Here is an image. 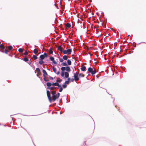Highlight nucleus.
I'll list each match as a JSON object with an SVG mask.
<instances>
[{"mask_svg":"<svg viewBox=\"0 0 146 146\" xmlns=\"http://www.w3.org/2000/svg\"><path fill=\"white\" fill-rule=\"evenodd\" d=\"M88 71L89 73H91L92 75L95 74L96 73V70L95 69L94 70H93V69L91 67H89L88 68Z\"/></svg>","mask_w":146,"mask_h":146,"instance_id":"1","label":"nucleus"},{"mask_svg":"<svg viewBox=\"0 0 146 146\" xmlns=\"http://www.w3.org/2000/svg\"><path fill=\"white\" fill-rule=\"evenodd\" d=\"M72 52V50L71 49H69L67 50H63V52L64 54H70Z\"/></svg>","mask_w":146,"mask_h":146,"instance_id":"2","label":"nucleus"},{"mask_svg":"<svg viewBox=\"0 0 146 146\" xmlns=\"http://www.w3.org/2000/svg\"><path fill=\"white\" fill-rule=\"evenodd\" d=\"M60 94L59 93H58L56 95L52 96V99L53 101H54L57 99L59 97Z\"/></svg>","mask_w":146,"mask_h":146,"instance_id":"3","label":"nucleus"},{"mask_svg":"<svg viewBox=\"0 0 146 146\" xmlns=\"http://www.w3.org/2000/svg\"><path fill=\"white\" fill-rule=\"evenodd\" d=\"M64 75L66 78H68L69 77V74L67 72H62L61 76L64 77Z\"/></svg>","mask_w":146,"mask_h":146,"instance_id":"4","label":"nucleus"},{"mask_svg":"<svg viewBox=\"0 0 146 146\" xmlns=\"http://www.w3.org/2000/svg\"><path fill=\"white\" fill-rule=\"evenodd\" d=\"M47 94L49 101L51 102L52 101V99L50 97V92L48 90L47 91Z\"/></svg>","mask_w":146,"mask_h":146,"instance_id":"5","label":"nucleus"},{"mask_svg":"<svg viewBox=\"0 0 146 146\" xmlns=\"http://www.w3.org/2000/svg\"><path fill=\"white\" fill-rule=\"evenodd\" d=\"M74 77L75 81H77L79 80V78L78 76V74L77 73H74Z\"/></svg>","mask_w":146,"mask_h":146,"instance_id":"6","label":"nucleus"},{"mask_svg":"<svg viewBox=\"0 0 146 146\" xmlns=\"http://www.w3.org/2000/svg\"><path fill=\"white\" fill-rule=\"evenodd\" d=\"M52 69L53 71L57 75H58L60 73V71H58V72L56 71V68L54 67V66H53L52 67Z\"/></svg>","mask_w":146,"mask_h":146,"instance_id":"7","label":"nucleus"},{"mask_svg":"<svg viewBox=\"0 0 146 146\" xmlns=\"http://www.w3.org/2000/svg\"><path fill=\"white\" fill-rule=\"evenodd\" d=\"M52 85L53 86H58V87L61 86V85L59 84L58 82L53 83L52 84Z\"/></svg>","mask_w":146,"mask_h":146,"instance_id":"8","label":"nucleus"},{"mask_svg":"<svg viewBox=\"0 0 146 146\" xmlns=\"http://www.w3.org/2000/svg\"><path fill=\"white\" fill-rule=\"evenodd\" d=\"M42 72L43 74V76L44 77H46V76L48 75L47 73L45 70L44 69L42 70Z\"/></svg>","mask_w":146,"mask_h":146,"instance_id":"9","label":"nucleus"},{"mask_svg":"<svg viewBox=\"0 0 146 146\" xmlns=\"http://www.w3.org/2000/svg\"><path fill=\"white\" fill-rule=\"evenodd\" d=\"M47 88L49 90H54L56 89V87L53 86L51 87H48Z\"/></svg>","mask_w":146,"mask_h":146,"instance_id":"10","label":"nucleus"},{"mask_svg":"<svg viewBox=\"0 0 146 146\" xmlns=\"http://www.w3.org/2000/svg\"><path fill=\"white\" fill-rule=\"evenodd\" d=\"M58 49L59 50H60V51H61L62 52L64 50H63L62 47L60 46H59L58 47Z\"/></svg>","mask_w":146,"mask_h":146,"instance_id":"11","label":"nucleus"},{"mask_svg":"<svg viewBox=\"0 0 146 146\" xmlns=\"http://www.w3.org/2000/svg\"><path fill=\"white\" fill-rule=\"evenodd\" d=\"M66 70L67 72H69L70 71V67L68 66L66 67Z\"/></svg>","mask_w":146,"mask_h":146,"instance_id":"12","label":"nucleus"},{"mask_svg":"<svg viewBox=\"0 0 146 146\" xmlns=\"http://www.w3.org/2000/svg\"><path fill=\"white\" fill-rule=\"evenodd\" d=\"M86 67L85 66H82L81 67V70L83 71H84L86 69Z\"/></svg>","mask_w":146,"mask_h":146,"instance_id":"13","label":"nucleus"},{"mask_svg":"<svg viewBox=\"0 0 146 146\" xmlns=\"http://www.w3.org/2000/svg\"><path fill=\"white\" fill-rule=\"evenodd\" d=\"M44 58V56L43 54H41L40 56V60H43Z\"/></svg>","mask_w":146,"mask_h":146,"instance_id":"14","label":"nucleus"},{"mask_svg":"<svg viewBox=\"0 0 146 146\" xmlns=\"http://www.w3.org/2000/svg\"><path fill=\"white\" fill-rule=\"evenodd\" d=\"M67 62L68 64L69 65H70L71 64V63H72L71 61L70 60H67Z\"/></svg>","mask_w":146,"mask_h":146,"instance_id":"15","label":"nucleus"},{"mask_svg":"<svg viewBox=\"0 0 146 146\" xmlns=\"http://www.w3.org/2000/svg\"><path fill=\"white\" fill-rule=\"evenodd\" d=\"M63 59L64 60H67L68 59V56L66 55H64L63 57Z\"/></svg>","mask_w":146,"mask_h":146,"instance_id":"16","label":"nucleus"},{"mask_svg":"<svg viewBox=\"0 0 146 146\" xmlns=\"http://www.w3.org/2000/svg\"><path fill=\"white\" fill-rule=\"evenodd\" d=\"M46 85L48 87H50L51 85H52V84L50 82H47L46 83Z\"/></svg>","mask_w":146,"mask_h":146,"instance_id":"17","label":"nucleus"},{"mask_svg":"<svg viewBox=\"0 0 146 146\" xmlns=\"http://www.w3.org/2000/svg\"><path fill=\"white\" fill-rule=\"evenodd\" d=\"M66 69V67H63L61 68V70L62 71V72H64V71H65Z\"/></svg>","mask_w":146,"mask_h":146,"instance_id":"18","label":"nucleus"},{"mask_svg":"<svg viewBox=\"0 0 146 146\" xmlns=\"http://www.w3.org/2000/svg\"><path fill=\"white\" fill-rule=\"evenodd\" d=\"M66 27L69 28L71 27V25L70 23H67L66 24Z\"/></svg>","mask_w":146,"mask_h":146,"instance_id":"19","label":"nucleus"},{"mask_svg":"<svg viewBox=\"0 0 146 146\" xmlns=\"http://www.w3.org/2000/svg\"><path fill=\"white\" fill-rule=\"evenodd\" d=\"M39 63L40 65H42L44 63V62L43 61V60H40L39 62Z\"/></svg>","mask_w":146,"mask_h":146,"instance_id":"20","label":"nucleus"},{"mask_svg":"<svg viewBox=\"0 0 146 146\" xmlns=\"http://www.w3.org/2000/svg\"><path fill=\"white\" fill-rule=\"evenodd\" d=\"M62 81V80L59 78H57L56 80L57 82H60Z\"/></svg>","mask_w":146,"mask_h":146,"instance_id":"21","label":"nucleus"},{"mask_svg":"<svg viewBox=\"0 0 146 146\" xmlns=\"http://www.w3.org/2000/svg\"><path fill=\"white\" fill-rule=\"evenodd\" d=\"M38 52V50L36 49H34L33 50V53L35 54H36Z\"/></svg>","mask_w":146,"mask_h":146,"instance_id":"22","label":"nucleus"},{"mask_svg":"<svg viewBox=\"0 0 146 146\" xmlns=\"http://www.w3.org/2000/svg\"><path fill=\"white\" fill-rule=\"evenodd\" d=\"M56 92L55 91H52L51 92V94L52 95V96H54V95H55L56 94Z\"/></svg>","mask_w":146,"mask_h":146,"instance_id":"23","label":"nucleus"},{"mask_svg":"<svg viewBox=\"0 0 146 146\" xmlns=\"http://www.w3.org/2000/svg\"><path fill=\"white\" fill-rule=\"evenodd\" d=\"M49 53L50 54H53V52L51 48L50 49H49Z\"/></svg>","mask_w":146,"mask_h":146,"instance_id":"24","label":"nucleus"},{"mask_svg":"<svg viewBox=\"0 0 146 146\" xmlns=\"http://www.w3.org/2000/svg\"><path fill=\"white\" fill-rule=\"evenodd\" d=\"M50 60L52 62L54 60V58L52 56L50 57Z\"/></svg>","mask_w":146,"mask_h":146,"instance_id":"25","label":"nucleus"},{"mask_svg":"<svg viewBox=\"0 0 146 146\" xmlns=\"http://www.w3.org/2000/svg\"><path fill=\"white\" fill-rule=\"evenodd\" d=\"M79 76V77H83L84 76V75L81 74V73H80V74H79V75H78Z\"/></svg>","mask_w":146,"mask_h":146,"instance_id":"26","label":"nucleus"},{"mask_svg":"<svg viewBox=\"0 0 146 146\" xmlns=\"http://www.w3.org/2000/svg\"><path fill=\"white\" fill-rule=\"evenodd\" d=\"M19 51L21 53L22 52H23V49L22 48H20L19 49Z\"/></svg>","mask_w":146,"mask_h":146,"instance_id":"27","label":"nucleus"},{"mask_svg":"<svg viewBox=\"0 0 146 146\" xmlns=\"http://www.w3.org/2000/svg\"><path fill=\"white\" fill-rule=\"evenodd\" d=\"M59 88H60V89H59V91L60 92H62V87L61 86L60 87H59Z\"/></svg>","mask_w":146,"mask_h":146,"instance_id":"28","label":"nucleus"},{"mask_svg":"<svg viewBox=\"0 0 146 146\" xmlns=\"http://www.w3.org/2000/svg\"><path fill=\"white\" fill-rule=\"evenodd\" d=\"M8 48L9 50H10L13 48V47L11 46H8Z\"/></svg>","mask_w":146,"mask_h":146,"instance_id":"29","label":"nucleus"},{"mask_svg":"<svg viewBox=\"0 0 146 146\" xmlns=\"http://www.w3.org/2000/svg\"><path fill=\"white\" fill-rule=\"evenodd\" d=\"M23 60L25 62H27L28 60V59L27 58H25L23 59Z\"/></svg>","mask_w":146,"mask_h":146,"instance_id":"30","label":"nucleus"},{"mask_svg":"<svg viewBox=\"0 0 146 146\" xmlns=\"http://www.w3.org/2000/svg\"><path fill=\"white\" fill-rule=\"evenodd\" d=\"M62 64L63 66H67V64L66 62H63Z\"/></svg>","mask_w":146,"mask_h":146,"instance_id":"31","label":"nucleus"},{"mask_svg":"<svg viewBox=\"0 0 146 146\" xmlns=\"http://www.w3.org/2000/svg\"><path fill=\"white\" fill-rule=\"evenodd\" d=\"M33 57L34 58V59L35 60H36L37 59V56L35 55H33Z\"/></svg>","mask_w":146,"mask_h":146,"instance_id":"32","label":"nucleus"},{"mask_svg":"<svg viewBox=\"0 0 146 146\" xmlns=\"http://www.w3.org/2000/svg\"><path fill=\"white\" fill-rule=\"evenodd\" d=\"M44 57H47L48 56V55L46 53H45L43 54Z\"/></svg>","mask_w":146,"mask_h":146,"instance_id":"33","label":"nucleus"},{"mask_svg":"<svg viewBox=\"0 0 146 146\" xmlns=\"http://www.w3.org/2000/svg\"><path fill=\"white\" fill-rule=\"evenodd\" d=\"M36 70L37 72H39L40 71V70L38 68H36Z\"/></svg>","mask_w":146,"mask_h":146,"instance_id":"34","label":"nucleus"},{"mask_svg":"<svg viewBox=\"0 0 146 146\" xmlns=\"http://www.w3.org/2000/svg\"><path fill=\"white\" fill-rule=\"evenodd\" d=\"M0 48L2 49H4V47L3 46L2 44L0 45Z\"/></svg>","mask_w":146,"mask_h":146,"instance_id":"35","label":"nucleus"},{"mask_svg":"<svg viewBox=\"0 0 146 146\" xmlns=\"http://www.w3.org/2000/svg\"><path fill=\"white\" fill-rule=\"evenodd\" d=\"M64 59L63 58H60L59 59V61L60 62H62L64 61Z\"/></svg>","mask_w":146,"mask_h":146,"instance_id":"36","label":"nucleus"},{"mask_svg":"<svg viewBox=\"0 0 146 146\" xmlns=\"http://www.w3.org/2000/svg\"><path fill=\"white\" fill-rule=\"evenodd\" d=\"M63 87V88H65L67 87V85H66L65 84H63L62 85Z\"/></svg>","mask_w":146,"mask_h":146,"instance_id":"37","label":"nucleus"},{"mask_svg":"<svg viewBox=\"0 0 146 146\" xmlns=\"http://www.w3.org/2000/svg\"><path fill=\"white\" fill-rule=\"evenodd\" d=\"M44 80V81L45 82H47L48 81H49V80H47L46 78V77H44L43 78Z\"/></svg>","mask_w":146,"mask_h":146,"instance_id":"38","label":"nucleus"},{"mask_svg":"<svg viewBox=\"0 0 146 146\" xmlns=\"http://www.w3.org/2000/svg\"><path fill=\"white\" fill-rule=\"evenodd\" d=\"M28 54V52L27 51H25L24 53V55H27Z\"/></svg>","mask_w":146,"mask_h":146,"instance_id":"39","label":"nucleus"},{"mask_svg":"<svg viewBox=\"0 0 146 146\" xmlns=\"http://www.w3.org/2000/svg\"><path fill=\"white\" fill-rule=\"evenodd\" d=\"M49 77L50 80H53L54 79L53 77H51L50 76H49Z\"/></svg>","mask_w":146,"mask_h":146,"instance_id":"40","label":"nucleus"},{"mask_svg":"<svg viewBox=\"0 0 146 146\" xmlns=\"http://www.w3.org/2000/svg\"><path fill=\"white\" fill-rule=\"evenodd\" d=\"M69 83V81H66L65 82V84H68Z\"/></svg>","mask_w":146,"mask_h":146,"instance_id":"41","label":"nucleus"},{"mask_svg":"<svg viewBox=\"0 0 146 146\" xmlns=\"http://www.w3.org/2000/svg\"><path fill=\"white\" fill-rule=\"evenodd\" d=\"M53 63H54V64H57V62H56V61H55V60H54L53 61Z\"/></svg>","mask_w":146,"mask_h":146,"instance_id":"42","label":"nucleus"},{"mask_svg":"<svg viewBox=\"0 0 146 146\" xmlns=\"http://www.w3.org/2000/svg\"><path fill=\"white\" fill-rule=\"evenodd\" d=\"M8 52V51L7 50L5 49V53L6 54H7V52Z\"/></svg>","mask_w":146,"mask_h":146,"instance_id":"43","label":"nucleus"},{"mask_svg":"<svg viewBox=\"0 0 146 146\" xmlns=\"http://www.w3.org/2000/svg\"><path fill=\"white\" fill-rule=\"evenodd\" d=\"M70 78H68V81H69H69H70Z\"/></svg>","mask_w":146,"mask_h":146,"instance_id":"44","label":"nucleus"},{"mask_svg":"<svg viewBox=\"0 0 146 146\" xmlns=\"http://www.w3.org/2000/svg\"><path fill=\"white\" fill-rule=\"evenodd\" d=\"M74 80V79H71V81H72V82H73Z\"/></svg>","mask_w":146,"mask_h":146,"instance_id":"45","label":"nucleus"}]
</instances>
